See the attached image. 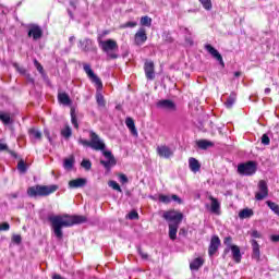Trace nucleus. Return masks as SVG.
I'll return each instance as SVG.
<instances>
[{"label":"nucleus","mask_w":279,"mask_h":279,"mask_svg":"<svg viewBox=\"0 0 279 279\" xmlns=\"http://www.w3.org/2000/svg\"><path fill=\"white\" fill-rule=\"evenodd\" d=\"M48 221L50 222L57 239H62V236H64V233L62 232L63 228H71L77 223H86L88 219L86 216L49 215Z\"/></svg>","instance_id":"f257e3e1"},{"label":"nucleus","mask_w":279,"mask_h":279,"mask_svg":"<svg viewBox=\"0 0 279 279\" xmlns=\"http://www.w3.org/2000/svg\"><path fill=\"white\" fill-rule=\"evenodd\" d=\"M162 218L168 221L169 226V236L171 241H175L178 239V228L182 223V219H184V214L178 210H168L162 214Z\"/></svg>","instance_id":"f03ea898"},{"label":"nucleus","mask_w":279,"mask_h":279,"mask_svg":"<svg viewBox=\"0 0 279 279\" xmlns=\"http://www.w3.org/2000/svg\"><path fill=\"white\" fill-rule=\"evenodd\" d=\"M59 186L52 185H34L27 189V195L29 197H49V195L56 193Z\"/></svg>","instance_id":"7ed1b4c3"},{"label":"nucleus","mask_w":279,"mask_h":279,"mask_svg":"<svg viewBox=\"0 0 279 279\" xmlns=\"http://www.w3.org/2000/svg\"><path fill=\"white\" fill-rule=\"evenodd\" d=\"M98 45L100 49L105 53H107L108 58H110L111 60H117V58H119V54L114 53V51H119V44H117V40H101V38H98Z\"/></svg>","instance_id":"20e7f679"},{"label":"nucleus","mask_w":279,"mask_h":279,"mask_svg":"<svg viewBox=\"0 0 279 279\" xmlns=\"http://www.w3.org/2000/svg\"><path fill=\"white\" fill-rule=\"evenodd\" d=\"M83 69L89 80L97 86L98 90H101L104 88V83H101V78L97 76V74H95V72L90 68V64L84 63Z\"/></svg>","instance_id":"39448f33"},{"label":"nucleus","mask_w":279,"mask_h":279,"mask_svg":"<svg viewBox=\"0 0 279 279\" xmlns=\"http://www.w3.org/2000/svg\"><path fill=\"white\" fill-rule=\"evenodd\" d=\"M238 173L240 175H254L256 173V162L247 161L238 166Z\"/></svg>","instance_id":"423d86ee"},{"label":"nucleus","mask_w":279,"mask_h":279,"mask_svg":"<svg viewBox=\"0 0 279 279\" xmlns=\"http://www.w3.org/2000/svg\"><path fill=\"white\" fill-rule=\"evenodd\" d=\"M89 137L92 149H95L96 151H104L106 149V144L99 138V135H97V133L90 131Z\"/></svg>","instance_id":"0eeeda50"},{"label":"nucleus","mask_w":279,"mask_h":279,"mask_svg":"<svg viewBox=\"0 0 279 279\" xmlns=\"http://www.w3.org/2000/svg\"><path fill=\"white\" fill-rule=\"evenodd\" d=\"M102 154L106 160H100V165H102L107 171H110L112 167L117 165V159H114V155H112L110 150H104Z\"/></svg>","instance_id":"6e6552de"},{"label":"nucleus","mask_w":279,"mask_h":279,"mask_svg":"<svg viewBox=\"0 0 279 279\" xmlns=\"http://www.w3.org/2000/svg\"><path fill=\"white\" fill-rule=\"evenodd\" d=\"M156 107L159 108V110H166V112H175V110H178L175 102L169 99L157 101Z\"/></svg>","instance_id":"1a4fd4ad"},{"label":"nucleus","mask_w":279,"mask_h":279,"mask_svg":"<svg viewBox=\"0 0 279 279\" xmlns=\"http://www.w3.org/2000/svg\"><path fill=\"white\" fill-rule=\"evenodd\" d=\"M28 29V38H33V40H40L43 38V28L37 24H29L27 26Z\"/></svg>","instance_id":"9d476101"},{"label":"nucleus","mask_w":279,"mask_h":279,"mask_svg":"<svg viewBox=\"0 0 279 279\" xmlns=\"http://www.w3.org/2000/svg\"><path fill=\"white\" fill-rule=\"evenodd\" d=\"M267 195H269V189L267 187V182H265L264 180H260L258 183V192H256L255 194V199H257V202H262V199H265Z\"/></svg>","instance_id":"9b49d317"},{"label":"nucleus","mask_w":279,"mask_h":279,"mask_svg":"<svg viewBox=\"0 0 279 279\" xmlns=\"http://www.w3.org/2000/svg\"><path fill=\"white\" fill-rule=\"evenodd\" d=\"M206 51L210 53L219 62V64L222 66V69L226 66V63L223 62V57H221V53H219V50L213 47L210 44L205 45Z\"/></svg>","instance_id":"f8f14e48"},{"label":"nucleus","mask_w":279,"mask_h":279,"mask_svg":"<svg viewBox=\"0 0 279 279\" xmlns=\"http://www.w3.org/2000/svg\"><path fill=\"white\" fill-rule=\"evenodd\" d=\"M134 43L137 47H141L147 43V31L144 27L140 28L135 33Z\"/></svg>","instance_id":"ddd939ff"},{"label":"nucleus","mask_w":279,"mask_h":279,"mask_svg":"<svg viewBox=\"0 0 279 279\" xmlns=\"http://www.w3.org/2000/svg\"><path fill=\"white\" fill-rule=\"evenodd\" d=\"M220 245H221V240L217 235L211 236L210 244L208 247V254L210 258H213L217 254Z\"/></svg>","instance_id":"4468645a"},{"label":"nucleus","mask_w":279,"mask_h":279,"mask_svg":"<svg viewBox=\"0 0 279 279\" xmlns=\"http://www.w3.org/2000/svg\"><path fill=\"white\" fill-rule=\"evenodd\" d=\"M156 151H157V155L159 158L169 159L173 156V150L171 149V147H169L167 145L157 146Z\"/></svg>","instance_id":"2eb2a0df"},{"label":"nucleus","mask_w":279,"mask_h":279,"mask_svg":"<svg viewBox=\"0 0 279 279\" xmlns=\"http://www.w3.org/2000/svg\"><path fill=\"white\" fill-rule=\"evenodd\" d=\"M144 71L147 80L151 81L156 78L154 61H146L144 63Z\"/></svg>","instance_id":"dca6fc26"},{"label":"nucleus","mask_w":279,"mask_h":279,"mask_svg":"<svg viewBox=\"0 0 279 279\" xmlns=\"http://www.w3.org/2000/svg\"><path fill=\"white\" fill-rule=\"evenodd\" d=\"M210 199V211L214 213V215H221V204L217 198H215L213 195L208 197Z\"/></svg>","instance_id":"f3484780"},{"label":"nucleus","mask_w":279,"mask_h":279,"mask_svg":"<svg viewBox=\"0 0 279 279\" xmlns=\"http://www.w3.org/2000/svg\"><path fill=\"white\" fill-rule=\"evenodd\" d=\"M28 136L32 143H38V141H43V133L37 129H29Z\"/></svg>","instance_id":"a211bd4d"},{"label":"nucleus","mask_w":279,"mask_h":279,"mask_svg":"<svg viewBox=\"0 0 279 279\" xmlns=\"http://www.w3.org/2000/svg\"><path fill=\"white\" fill-rule=\"evenodd\" d=\"M251 245L253 250L252 258L254 260H260V245H258L256 240H251Z\"/></svg>","instance_id":"6ab92c4d"},{"label":"nucleus","mask_w":279,"mask_h":279,"mask_svg":"<svg viewBox=\"0 0 279 279\" xmlns=\"http://www.w3.org/2000/svg\"><path fill=\"white\" fill-rule=\"evenodd\" d=\"M86 179L84 178H78V179H75V180H71L69 182V186L70 189H82L84 186H86Z\"/></svg>","instance_id":"aec40b11"},{"label":"nucleus","mask_w":279,"mask_h":279,"mask_svg":"<svg viewBox=\"0 0 279 279\" xmlns=\"http://www.w3.org/2000/svg\"><path fill=\"white\" fill-rule=\"evenodd\" d=\"M125 125L130 130V132L133 134V136H138V131L136 130V124L134 123V119L126 118Z\"/></svg>","instance_id":"412c9836"},{"label":"nucleus","mask_w":279,"mask_h":279,"mask_svg":"<svg viewBox=\"0 0 279 279\" xmlns=\"http://www.w3.org/2000/svg\"><path fill=\"white\" fill-rule=\"evenodd\" d=\"M189 167L191 171H193V173H197V171L202 169V165L199 163V161L193 157L189 159Z\"/></svg>","instance_id":"4be33fe9"},{"label":"nucleus","mask_w":279,"mask_h":279,"mask_svg":"<svg viewBox=\"0 0 279 279\" xmlns=\"http://www.w3.org/2000/svg\"><path fill=\"white\" fill-rule=\"evenodd\" d=\"M232 257L235 263H241V248L238 245H231Z\"/></svg>","instance_id":"5701e85b"},{"label":"nucleus","mask_w":279,"mask_h":279,"mask_svg":"<svg viewBox=\"0 0 279 279\" xmlns=\"http://www.w3.org/2000/svg\"><path fill=\"white\" fill-rule=\"evenodd\" d=\"M204 265V258L197 257L190 264V269L192 271H197L199 267Z\"/></svg>","instance_id":"b1692460"},{"label":"nucleus","mask_w":279,"mask_h":279,"mask_svg":"<svg viewBox=\"0 0 279 279\" xmlns=\"http://www.w3.org/2000/svg\"><path fill=\"white\" fill-rule=\"evenodd\" d=\"M58 100L59 104H62L63 106H71V98L66 93H59Z\"/></svg>","instance_id":"393cba45"},{"label":"nucleus","mask_w":279,"mask_h":279,"mask_svg":"<svg viewBox=\"0 0 279 279\" xmlns=\"http://www.w3.org/2000/svg\"><path fill=\"white\" fill-rule=\"evenodd\" d=\"M196 145L199 149H208L209 147H215V143L208 140H199L196 142Z\"/></svg>","instance_id":"a878e982"},{"label":"nucleus","mask_w":279,"mask_h":279,"mask_svg":"<svg viewBox=\"0 0 279 279\" xmlns=\"http://www.w3.org/2000/svg\"><path fill=\"white\" fill-rule=\"evenodd\" d=\"M0 121H2L4 125H10L14 123V120H12V117L10 116V113L3 112V111H0Z\"/></svg>","instance_id":"bb28decb"},{"label":"nucleus","mask_w":279,"mask_h":279,"mask_svg":"<svg viewBox=\"0 0 279 279\" xmlns=\"http://www.w3.org/2000/svg\"><path fill=\"white\" fill-rule=\"evenodd\" d=\"M240 219H250V217H254V210L250 208H244L239 213Z\"/></svg>","instance_id":"cd10ccee"},{"label":"nucleus","mask_w":279,"mask_h":279,"mask_svg":"<svg viewBox=\"0 0 279 279\" xmlns=\"http://www.w3.org/2000/svg\"><path fill=\"white\" fill-rule=\"evenodd\" d=\"M90 47H93V40L90 39L80 40V48L82 49V51H88Z\"/></svg>","instance_id":"c85d7f7f"},{"label":"nucleus","mask_w":279,"mask_h":279,"mask_svg":"<svg viewBox=\"0 0 279 279\" xmlns=\"http://www.w3.org/2000/svg\"><path fill=\"white\" fill-rule=\"evenodd\" d=\"M235 101H236V93L232 92L228 97L227 101L225 102L226 108H232Z\"/></svg>","instance_id":"c756f323"},{"label":"nucleus","mask_w":279,"mask_h":279,"mask_svg":"<svg viewBox=\"0 0 279 279\" xmlns=\"http://www.w3.org/2000/svg\"><path fill=\"white\" fill-rule=\"evenodd\" d=\"M266 204L268 208H270V210H272V213H275V215H278L279 217V205L271 201H267Z\"/></svg>","instance_id":"7c9ffc66"},{"label":"nucleus","mask_w":279,"mask_h":279,"mask_svg":"<svg viewBox=\"0 0 279 279\" xmlns=\"http://www.w3.org/2000/svg\"><path fill=\"white\" fill-rule=\"evenodd\" d=\"M96 101L101 108L106 107V99L104 98V95L99 92H97L96 94Z\"/></svg>","instance_id":"2f4dec72"},{"label":"nucleus","mask_w":279,"mask_h":279,"mask_svg":"<svg viewBox=\"0 0 279 279\" xmlns=\"http://www.w3.org/2000/svg\"><path fill=\"white\" fill-rule=\"evenodd\" d=\"M62 137L63 138H71V135L73 134V131L71 130V126L66 125L62 131H61Z\"/></svg>","instance_id":"473e14b6"},{"label":"nucleus","mask_w":279,"mask_h":279,"mask_svg":"<svg viewBox=\"0 0 279 279\" xmlns=\"http://www.w3.org/2000/svg\"><path fill=\"white\" fill-rule=\"evenodd\" d=\"M141 25L145 26V27H151V17L149 16H143L141 19Z\"/></svg>","instance_id":"72a5a7b5"},{"label":"nucleus","mask_w":279,"mask_h":279,"mask_svg":"<svg viewBox=\"0 0 279 279\" xmlns=\"http://www.w3.org/2000/svg\"><path fill=\"white\" fill-rule=\"evenodd\" d=\"M81 166L83 167V169H85L86 171H90L93 163L90 162V160L88 159H83V161L81 162Z\"/></svg>","instance_id":"f704fd0d"},{"label":"nucleus","mask_w":279,"mask_h":279,"mask_svg":"<svg viewBox=\"0 0 279 279\" xmlns=\"http://www.w3.org/2000/svg\"><path fill=\"white\" fill-rule=\"evenodd\" d=\"M205 10H213V2L210 0H199Z\"/></svg>","instance_id":"c9c22d12"},{"label":"nucleus","mask_w":279,"mask_h":279,"mask_svg":"<svg viewBox=\"0 0 279 279\" xmlns=\"http://www.w3.org/2000/svg\"><path fill=\"white\" fill-rule=\"evenodd\" d=\"M109 186L113 189V191H118L119 193H122L123 190H121V185L117 183V181H109Z\"/></svg>","instance_id":"e433bc0d"},{"label":"nucleus","mask_w":279,"mask_h":279,"mask_svg":"<svg viewBox=\"0 0 279 279\" xmlns=\"http://www.w3.org/2000/svg\"><path fill=\"white\" fill-rule=\"evenodd\" d=\"M159 202H161L162 204H171V195L160 194Z\"/></svg>","instance_id":"4c0bfd02"},{"label":"nucleus","mask_w":279,"mask_h":279,"mask_svg":"<svg viewBox=\"0 0 279 279\" xmlns=\"http://www.w3.org/2000/svg\"><path fill=\"white\" fill-rule=\"evenodd\" d=\"M73 162H75L73 158L64 159V162H63L64 169H73Z\"/></svg>","instance_id":"58836bf2"},{"label":"nucleus","mask_w":279,"mask_h":279,"mask_svg":"<svg viewBox=\"0 0 279 279\" xmlns=\"http://www.w3.org/2000/svg\"><path fill=\"white\" fill-rule=\"evenodd\" d=\"M71 121L72 125L77 130L80 128V124L77 123V117L75 116V112L71 111Z\"/></svg>","instance_id":"ea45409f"},{"label":"nucleus","mask_w":279,"mask_h":279,"mask_svg":"<svg viewBox=\"0 0 279 279\" xmlns=\"http://www.w3.org/2000/svg\"><path fill=\"white\" fill-rule=\"evenodd\" d=\"M17 169L20 170V173H25L27 171V165H25V161H19Z\"/></svg>","instance_id":"a19ab883"},{"label":"nucleus","mask_w":279,"mask_h":279,"mask_svg":"<svg viewBox=\"0 0 279 279\" xmlns=\"http://www.w3.org/2000/svg\"><path fill=\"white\" fill-rule=\"evenodd\" d=\"M137 252L143 260H147L149 258V255L143 252V248H141V246L137 247Z\"/></svg>","instance_id":"79ce46f5"},{"label":"nucleus","mask_w":279,"mask_h":279,"mask_svg":"<svg viewBox=\"0 0 279 279\" xmlns=\"http://www.w3.org/2000/svg\"><path fill=\"white\" fill-rule=\"evenodd\" d=\"M271 143V140L269 138V136L267 134H264L262 136V145H269Z\"/></svg>","instance_id":"37998d69"},{"label":"nucleus","mask_w":279,"mask_h":279,"mask_svg":"<svg viewBox=\"0 0 279 279\" xmlns=\"http://www.w3.org/2000/svg\"><path fill=\"white\" fill-rule=\"evenodd\" d=\"M8 230H10V223L8 222L0 223V232H8Z\"/></svg>","instance_id":"c03bdc74"},{"label":"nucleus","mask_w":279,"mask_h":279,"mask_svg":"<svg viewBox=\"0 0 279 279\" xmlns=\"http://www.w3.org/2000/svg\"><path fill=\"white\" fill-rule=\"evenodd\" d=\"M250 235H251L253 239H260V236H263V235L260 234V232H258L257 230H252V231L250 232Z\"/></svg>","instance_id":"a18cd8bd"},{"label":"nucleus","mask_w":279,"mask_h":279,"mask_svg":"<svg viewBox=\"0 0 279 279\" xmlns=\"http://www.w3.org/2000/svg\"><path fill=\"white\" fill-rule=\"evenodd\" d=\"M128 217L131 220L138 219V213L136 210H133V211L129 213Z\"/></svg>","instance_id":"49530a36"},{"label":"nucleus","mask_w":279,"mask_h":279,"mask_svg":"<svg viewBox=\"0 0 279 279\" xmlns=\"http://www.w3.org/2000/svg\"><path fill=\"white\" fill-rule=\"evenodd\" d=\"M34 65L36 66V69H37L38 72L43 73L44 68H43V65L40 64V62H38V60H36V59L34 60Z\"/></svg>","instance_id":"de8ad7c7"},{"label":"nucleus","mask_w":279,"mask_h":279,"mask_svg":"<svg viewBox=\"0 0 279 279\" xmlns=\"http://www.w3.org/2000/svg\"><path fill=\"white\" fill-rule=\"evenodd\" d=\"M80 145H83L84 147H90V142L84 138L78 140Z\"/></svg>","instance_id":"09e8293b"},{"label":"nucleus","mask_w":279,"mask_h":279,"mask_svg":"<svg viewBox=\"0 0 279 279\" xmlns=\"http://www.w3.org/2000/svg\"><path fill=\"white\" fill-rule=\"evenodd\" d=\"M119 180H120L121 184H128V182H129L128 175H125V174H119Z\"/></svg>","instance_id":"8fccbe9b"},{"label":"nucleus","mask_w":279,"mask_h":279,"mask_svg":"<svg viewBox=\"0 0 279 279\" xmlns=\"http://www.w3.org/2000/svg\"><path fill=\"white\" fill-rule=\"evenodd\" d=\"M171 202H175L177 204H182V198H180V196H178L175 194H172Z\"/></svg>","instance_id":"3c124183"},{"label":"nucleus","mask_w":279,"mask_h":279,"mask_svg":"<svg viewBox=\"0 0 279 279\" xmlns=\"http://www.w3.org/2000/svg\"><path fill=\"white\" fill-rule=\"evenodd\" d=\"M12 241H13V243H16V245H20V243H21V241H22V238H21V235H19V234H14V235L12 236Z\"/></svg>","instance_id":"603ef678"},{"label":"nucleus","mask_w":279,"mask_h":279,"mask_svg":"<svg viewBox=\"0 0 279 279\" xmlns=\"http://www.w3.org/2000/svg\"><path fill=\"white\" fill-rule=\"evenodd\" d=\"M223 243H225V245L232 247V238L231 236L225 238Z\"/></svg>","instance_id":"864d4df0"},{"label":"nucleus","mask_w":279,"mask_h":279,"mask_svg":"<svg viewBox=\"0 0 279 279\" xmlns=\"http://www.w3.org/2000/svg\"><path fill=\"white\" fill-rule=\"evenodd\" d=\"M136 25H138V23L136 22H126L123 27H136Z\"/></svg>","instance_id":"5fc2aeb1"},{"label":"nucleus","mask_w":279,"mask_h":279,"mask_svg":"<svg viewBox=\"0 0 279 279\" xmlns=\"http://www.w3.org/2000/svg\"><path fill=\"white\" fill-rule=\"evenodd\" d=\"M271 241L274 243H278L279 242V235H271Z\"/></svg>","instance_id":"6e6d98bb"},{"label":"nucleus","mask_w":279,"mask_h":279,"mask_svg":"<svg viewBox=\"0 0 279 279\" xmlns=\"http://www.w3.org/2000/svg\"><path fill=\"white\" fill-rule=\"evenodd\" d=\"M8 149V145L0 143V151H5Z\"/></svg>","instance_id":"4d7b16f0"},{"label":"nucleus","mask_w":279,"mask_h":279,"mask_svg":"<svg viewBox=\"0 0 279 279\" xmlns=\"http://www.w3.org/2000/svg\"><path fill=\"white\" fill-rule=\"evenodd\" d=\"M69 43L71 44V46H73V43H75V36H71L69 38Z\"/></svg>","instance_id":"13d9d810"},{"label":"nucleus","mask_w":279,"mask_h":279,"mask_svg":"<svg viewBox=\"0 0 279 279\" xmlns=\"http://www.w3.org/2000/svg\"><path fill=\"white\" fill-rule=\"evenodd\" d=\"M264 93H265V95H269V93H271V88H269V87L265 88Z\"/></svg>","instance_id":"bf43d9fd"},{"label":"nucleus","mask_w":279,"mask_h":279,"mask_svg":"<svg viewBox=\"0 0 279 279\" xmlns=\"http://www.w3.org/2000/svg\"><path fill=\"white\" fill-rule=\"evenodd\" d=\"M234 77H241V72H235Z\"/></svg>","instance_id":"052dcab7"},{"label":"nucleus","mask_w":279,"mask_h":279,"mask_svg":"<svg viewBox=\"0 0 279 279\" xmlns=\"http://www.w3.org/2000/svg\"><path fill=\"white\" fill-rule=\"evenodd\" d=\"M17 71H20V73H25V69L23 68H19Z\"/></svg>","instance_id":"680f3d73"},{"label":"nucleus","mask_w":279,"mask_h":279,"mask_svg":"<svg viewBox=\"0 0 279 279\" xmlns=\"http://www.w3.org/2000/svg\"><path fill=\"white\" fill-rule=\"evenodd\" d=\"M12 197L14 198V199H16V197H19V194H12Z\"/></svg>","instance_id":"e2e57ef3"},{"label":"nucleus","mask_w":279,"mask_h":279,"mask_svg":"<svg viewBox=\"0 0 279 279\" xmlns=\"http://www.w3.org/2000/svg\"><path fill=\"white\" fill-rule=\"evenodd\" d=\"M69 15L73 19V13L71 11H69Z\"/></svg>","instance_id":"0e129e2a"}]
</instances>
